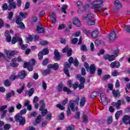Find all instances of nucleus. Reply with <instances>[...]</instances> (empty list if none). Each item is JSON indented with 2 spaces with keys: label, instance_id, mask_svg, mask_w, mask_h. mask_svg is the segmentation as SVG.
<instances>
[{
  "label": "nucleus",
  "instance_id": "obj_64",
  "mask_svg": "<svg viewBox=\"0 0 130 130\" xmlns=\"http://www.w3.org/2000/svg\"><path fill=\"white\" fill-rule=\"evenodd\" d=\"M118 75V72L115 71H113L112 72V76L113 77H117V75Z\"/></svg>",
  "mask_w": 130,
  "mask_h": 130
},
{
  "label": "nucleus",
  "instance_id": "obj_8",
  "mask_svg": "<svg viewBox=\"0 0 130 130\" xmlns=\"http://www.w3.org/2000/svg\"><path fill=\"white\" fill-rule=\"evenodd\" d=\"M41 108H40V111H41L42 116H45L46 113H47V110L45 109V106L44 105V101L41 100L40 101Z\"/></svg>",
  "mask_w": 130,
  "mask_h": 130
},
{
  "label": "nucleus",
  "instance_id": "obj_53",
  "mask_svg": "<svg viewBox=\"0 0 130 130\" xmlns=\"http://www.w3.org/2000/svg\"><path fill=\"white\" fill-rule=\"evenodd\" d=\"M124 29L126 32L130 33V25H125Z\"/></svg>",
  "mask_w": 130,
  "mask_h": 130
},
{
  "label": "nucleus",
  "instance_id": "obj_59",
  "mask_svg": "<svg viewBox=\"0 0 130 130\" xmlns=\"http://www.w3.org/2000/svg\"><path fill=\"white\" fill-rule=\"evenodd\" d=\"M4 128L5 130L10 129V128H11V125L9 124H6L4 125Z\"/></svg>",
  "mask_w": 130,
  "mask_h": 130
},
{
  "label": "nucleus",
  "instance_id": "obj_41",
  "mask_svg": "<svg viewBox=\"0 0 130 130\" xmlns=\"http://www.w3.org/2000/svg\"><path fill=\"white\" fill-rule=\"evenodd\" d=\"M121 113H122V111H118L116 112L115 115L116 119H118V118H119V116Z\"/></svg>",
  "mask_w": 130,
  "mask_h": 130
},
{
  "label": "nucleus",
  "instance_id": "obj_32",
  "mask_svg": "<svg viewBox=\"0 0 130 130\" xmlns=\"http://www.w3.org/2000/svg\"><path fill=\"white\" fill-rule=\"evenodd\" d=\"M112 94L115 98H118V97L120 96V93L118 90L116 91L115 89L112 90Z\"/></svg>",
  "mask_w": 130,
  "mask_h": 130
},
{
  "label": "nucleus",
  "instance_id": "obj_37",
  "mask_svg": "<svg viewBox=\"0 0 130 130\" xmlns=\"http://www.w3.org/2000/svg\"><path fill=\"white\" fill-rule=\"evenodd\" d=\"M41 120V115H38L36 119V121H35L36 124H34V125H36V124H38L40 123Z\"/></svg>",
  "mask_w": 130,
  "mask_h": 130
},
{
  "label": "nucleus",
  "instance_id": "obj_13",
  "mask_svg": "<svg viewBox=\"0 0 130 130\" xmlns=\"http://www.w3.org/2000/svg\"><path fill=\"white\" fill-rule=\"evenodd\" d=\"M63 53H66L67 52V56L70 57L72 55V52H73V50L72 48H69V46L67 45L64 49L62 50Z\"/></svg>",
  "mask_w": 130,
  "mask_h": 130
},
{
  "label": "nucleus",
  "instance_id": "obj_56",
  "mask_svg": "<svg viewBox=\"0 0 130 130\" xmlns=\"http://www.w3.org/2000/svg\"><path fill=\"white\" fill-rule=\"evenodd\" d=\"M30 8V2H26L25 3L24 10H28Z\"/></svg>",
  "mask_w": 130,
  "mask_h": 130
},
{
  "label": "nucleus",
  "instance_id": "obj_4",
  "mask_svg": "<svg viewBox=\"0 0 130 130\" xmlns=\"http://www.w3.org/2000/svg\"><path fill=\"white\" fill-rule=\"evenodd\" d=\"M84 67L87 72L90 73L91 75H94L96 72V67L95 64H91L90 67L89 66V64L87 62H84Z\"/></svg>",
  "mask_w": 130,
  "mask_h": 130
},
{
  "label": "nucleus",
  "instance_id": "obj_21",
  "mask_svg": "<svg viewBox=\"0 0 130 130\" xmlns=\"http://www.w3.org/2000/svg\"><path fill=\"white\" fill-rule=\"evenodd\" d=\"M73 24L75 25L76 27H81V25H82L81 21L79 20V18L77 17H75L73 18Z\"/></svg>",
  "mask_w": 130,
  "mask_h": 130
},
{
  "label": "nucleus",
  "instance_id": "obj_45",
  "mask_svg": "<svg viewBox=\"0 0 130 130\" xmlns=\"http://www.w3.org/2000/svg\"><path fill=\"white\" fill-rule=\"evenodd\" d=\"M97 95H98V92L94 91L91 93L90 97L92 99H94V98L97 97Z\"/></svg>",
  "mask_w": 130,
  "mask_h": 130
},
{
  "label": "nucleus",
  "instance_id": "obj_6",
  "mask_svg": "<svg viewBox=\"0 0 130 130\" xmlns=\"http://www.w3.org/2000/svg\"><path fill=\"white\" fill-rule=\"evenodd\" d=\"M114 6H115V8L114 9V13H118L119 12V10L122 8V4L121 2L118 0H116L114 2Z\"/></svg>",
  "mask_w": 130,
  "mask_h": 130
},
{
  "label": "nucleus",
  "instance_id": "obj_46",
  "mask_svg": "<svg viewBox=\"0 0 130 130\" xmlns=\"http://www.w3.org/2000/svg\"><path fill=\"white\" fill-rule=\"evenodd\" d=\"M10 79L11 81H15V80H16V79H19V77H18V76H16L15 75H12L10 76Z\"/></svg>",
  "mask_w": 130,
  "mask_h": 130
},
{
  "label": "nucleus",
  "instance_id": "obj_23",
  "mask_svg": "<svg viewBox=\"0 0 130 130\" xmlns=\"http://www.w3.org/2000/svg\"><path fill=\"white\" fill-rule=\"evenodd\" d=\"M16 62H17V58H13L10 63V67H12V68H17V67L19 66V63Z\"/></svg>",
  "mask_w": 130,
  "mask_h": 130
},
{
  "label": "nucleus",
  "instance_id": "obj_29",
  "mask_svg": "<svg viewBox=\"0 0 130 130\" xmlns=\"http://www.w3.org/2000/svg\"><path fill=\"white\" fill-rule=\"evenodd\" d=\"M100 97L102 102H103L104 103H107V98H106L105 94L103 93H101L100 95Z\"/></svg>",
  "mask_w": 130,
  "mask_h": 130
},
{
  "label": "nucleus",
  "instance_id": "obj_54",
  "mask_svg": "<svg viewBox=\"0 0 130 130\" xmlns=\"http://www.w3.org/2000/svg\"><path fill=\"white\" fill-rule=\"evenodd\" d=\"M58 117L60 120H63L64 119V113H61Z\"/></svg>",
  "mask_w": 130,
  "mask_h": 130
},
{
  "label": "nucleus",
  "instance_id": "obj_19",
  "mask_svg": "<svg viewBox=\"0 0 130 130\" xmlns=\"http://www.w3.org/2000/svg\"><path fill=\"white\" fill-rule=\"evenodd\" d=\"M45 31L44 28L42 27V25L41 23H39V24L37 26V31L38 33H43Z\"/></svg>",
  "mask_w": 130,
  "mask_h": 130
},
{
  "label": "nucleus",
  "instance_id": "obj_60",
  "mask_svg": "<svg viewBox=\"0 0 130 130\" xmlns=\"http://www.w3.org/2000/svg\"><path fill=\"white\" fill-rule=\"evenodd\" d=\"M57 89L58 92H61V91H62V84L59 83Z\"/></svg>",
  "mask_w": 130,
  "mask_h": 130
},
{
  "label": "nucleus",
  "instance_id": "obj_30",
  "mask_svg": "<svg viewBox=\"0 0 130 130\" xmlns=\"http://www.w3.org/2000/svg\"><path fill=\"white\" fill-rule=\"evenodd\" d=\"M86 103V98L85 97H82L80 101L79 105L80 107H84Z\"/></svg>",
  "mask_w": 130,
  "mask_h": 130
},
{
  "label": "nucleus",
  "instance_id": "obj_27",
  "mask_svg": "<svg viewBox=\"0 0 130 130\" xmlns=\"http://www.w3.org/2000/svg\"><path fill=\"white\" fill-rule=\"evenodd\" d=\"M22 42H23V40H22V39H19V44L20 46H21V49H23V50H24V49L27 48L28 45L27 44L23 45V44H22Z\"/></svg>",
  "mask_w": 130,
  "mask_h": 130
},
{
  "label": "nucleus",
  "instance_id": "obj_11",
  "mask_svg": "<svg viewBox=\"0 0 130 130\" xmlns=\"http://www.w3.org/2000/svg\"><path fill=\"white\" fill-rule=\"evenodd\" d=\"M7 108H8V106L7 105L2 106L0 108V112L2 113V114L1 115V118H4L5 117V116L8 112V110H5Z\"/></svg>",
  "mask_w": 130,
  "mask_h": 130
},
{
  "label": "nucleus",
  "instance_id": "obj_20",
  "mask_svg": "<svg viewBox=\"0 0 130 130\" xmlns=\"http://www.w3.org/2000/svg\"><path fill=\"white\" fill-rule=\"evenodd\" d=\"M54 59L55 60H59L60 59V54H59V52L57 49H55L54 52Z\"/></svg>",
  "mask_w": 130,
  "mask_h": 130
},
{
  "label": "nucleus",
  "instance_id": "obj_62",
  "mask_svg": "<svg viewBox=\"0 0 130 130\" xmlns=\"http://www.w3.org/2000/svg\"><path fill=\"white\" fill-rule=\"evenodd\" d=\"M78 42V38H75L71 40L72 44H76Z\"/></svg>",
  "mask_w": 130,
  "mask_h": 130
},
{
  "label": "nucleus",
  "instance_id": "obj_39",
  "mask_svg": "<svg viewBox=\"0 0 130 130\" xmlns=\"http://www.w3.org/2000/svg\"><path fill=\"white\" fill-rule=\"evenodd\" d=\"M2 10L3 11H7V10L9 11V5H8V4L4 3L2 5Z\"/></svg>",
  "mask_w": 130,
  "mask_h": 130
},
{
  "label": "nucleus",
  "instance_id": "obj_17",
  "mask_svg": "<svg viewBox=\"0 0 130 130\" xmlns=\"http://www.w3.org/2000/svg\"><path fill=\"white\" fill-rule=\"evenodd\" d=\"M58 63H55L54 64H49L48 65V69H53L54 71H57L58 70Z\"/></svg>",
  "mask_w": 130,
  "mask_h": 130
},
{
  "label": "nucleus",
  "instance_id": "obj_12",
  "mask_svg": "<svg viewBox=\"0 0 130 130\" xmlns=\"http://www.w3.org/2000/svg\"><path fill=\"white\" fill-rule=\"evenodd\" d=\"M5 53L6 54L7 56L9 58H12V56H14L17 53L16 51H12L10 52L9 50H5L4 51Z\"/></svg>",
  "mask_w": 130,
  "mask_h": 130
},
{
  "label": "nucleus",
  "instance_id": "obj_10",
  "mask_svg": "<svg viewBox=\"0 0 130 130\" xmlns=\"http://www.w3.org/2000/svg\"><path fill=\"white\" fill-rule=\"evenodd\" d=\"M116 57V56H115L114 55H110L109 54H107L104 56V59L105 60H109V61H113V60L115 59Z\"/></svg>",
  "mask_w": 130,
  "mask_h": 130
},
{
  "label": "nucleus",
  "instance_id": "obj_42",
  "mask_svg": "<svg viewBox=\"0 0 130 130\" xmlns=\"http://www.w3.org/2000/svg\"><path fill=\"white\" fill-rule=\"evenodd\" d=\"M75 125L71 124L67 126L66 130H75Z\"/></svg>",
  "mask_w": 130,
  "mask_h": 130
},
{
  "label": "nucleus",
  "instance_id": "obj_26",
  "mask_svg": "<svg viewBox=\"0 0 130 130\" xmlns=\"http://www.w3.org/2000/svg\"><path fill=\"white\" fill-rule=\"evenodd\" d=\"M5 36L6 37V40L7 42H11V40H12V37H11L10 34H9V30H6Z\"/></svg>",
  "mask_w": 130,
  "mask_h": 130
},
{
  "label": "nucleus",
  "instance_id": "obj_40",
  "mask_svg": "<svg viewBox=\"0 0 130 130\" xmlns=\"http://www.w3.org/2000/svg\"><path fill=\"white\" fill-rule=\"evenodd\" d=\"M77 79H80V84H84L86 81V79L84 77H80V76H77Z\"/></svg>",
  "mask_w": 130,
  "mask_h": 130
},
{
  "label": "nucleus",
  "instance_id": "obj_36",
  "mask_svg": "<svg viewBox=\"0 0 130 130\" xmlns=\"http://www.w3.org/2000/svg\"><path fill=\"white\" fill-rule=\"evenodd\" d=\"M28 13L26 12L25 13H23V12H21L19 13V16L22 18V19H26L27 17H28Z\"/></svg>",
  "mask_w": 130,
  "mask_h": 130
},
{
  "label": "nucleus",
  "instance_id": "obj_38",
  "mask_svg": "<svg viewBox=\"0 0 130 130\" xmlns=\"http://www.w3.org/2000/svg\"><path fill=\"white\" fill-rule=\"evenodd\" d=\"M4 85L5 87H10L12 85V82L9 81V80L7 79L4 81Z\"/></svg>",
  "mask_w": 130,
  "mask_h": 130
},
{
  "label": "nucleus",
  "instance_id": "obj_63",
  "mask_svg": "<svg viewBox=\"0 0 130 130\" xmlns=\"http://www.w3.org/2000/svg\"><path fill=\"white\" fill-rule=\"evenodd\" d=\"M101 42H100V40H96L95 41V45L96 46V47H99L100 46Z\"/></svg>",
  "mask_w": 130,
  "mask_h": 130
},
{
  "label": "nucleus",
  "instance_id": "obj_25",
  "mask_svg": "<svg viewBox=\"0 0 130 130\" xmlns=\"http://www.w3.org/2000/svg\"><path fill=\"white\" fill-rule=\"evenodd\" d=\"M50 20L52 21V22L53 24H55L56 23V15L54 13H52L50 16Z\"/></svg>",
  "mask_w": 130,
  "mask_h": 130
},
{
  "label": "nucleus",
  "instance_id": "obj_43",
  "mask_svg": "<svg viewBox=\"0 0 130 130\" xmlns=\"http://www.w3.org/2000/svg\"><path fill=\"white\" fill-rule=\"evenodd\" d=\"M28 92V95L29 97H31L33 95V93H34V88H30Z\"/></svg>",
  "mask_w": 130,
  "mask_h": 130
},
{
  "label": "nucleus",
  "instance_id": "obj_55",
  "mask_svg": "<svg viewBox=\"0 0 130 130\" xmlns=\"http://www.w3.org/2000/svg\"><path fill=\"white\" fill-rule=\"evenodd\" d=\"M80 49L82 51H87V47L85 45H82L80 47Z\"/></svg>",
  "mask_w": 130,
  "mask_h": 130
},
{
  "label": "nucleus",
  "instance_id": "obj_47",
  "mask_svg": "<svg viewBox=\"0 0 130 130\" xmlns=\"http://www.w3.org/2000/svg\"><path fill=\"white\" fill-rule=\"evenodd\" d=\"M41 52H42L44 55H46V54H48L49 51L48 50V49L45 48L42 51H41Z\"/></svg>",
  "mask_w": 130,
  "mask_h": 130
},
{
  "label": "nucleus",
  "instance_id": "obj_18",
  "mask_svg": "<svg viewBox=\"0 0 130 130\" xmlns=\"http://www.w3.org/2000/svg\"><path fill=\"white\" fill-rule=\"evenodd\" d=\"M78 83L77 82L73 84V81L72 80H69L68 83V85L69 86V87H73L74 90H76V89L78 88Z\"/></svg>",
  "mask_w": 130,
  "mask_h": 130
},
{
  "label": "nucleus",
  "instance_id": "obj_1",
  "mask_svg": "<svg viewBox=\"0 0 130 130\" xmlns=\"http://www.w3.org/2000/svg\"><path fill=\"white\" fill-rule=\"evenodd\" d=\"M104 1L103 0H95L91 4L92 9L96 11V12H101V11H105L103 9L104 4H103Z\"/></svg>",
  "mask_w": 130,
  "mask_h": 130
},
{
  "label": "nucleus",
  "instance_id": "obj_7",
  "mask_svg": "<svg viewBox=\"0 0 130 130\" xmlns=\"http://www.w3.org/2000/svg\"><path fill=\"white\" fill-rule=\"evenodd\" d=\"M22 20H23V18H22L20 16H18L16 17V23L18 25V28L24 29H25V25L22 22Z\"/></svg>",
  "mask_w": 130,
  "mask_h": 130
},
{
  "label": "nucleus",
  "instance_id": "obj_58",
  "mask_svg": "<svg viewBox=\"0 0 130 130\" xmlns=\"http://www.w3.org/2000/svg\"><path fill=\"white\" fill-rule=\"evenodd\" d=\"M73 63L75 67H78V66H79V60H78V59L75 58Z\"/></svg>",
  "mask_w": 130,
  "mask_h": 130
},
{
  "label": "nucleus",
  "instance_id": "obj_2",
  "mask_svg": "<svg viewBox=\"0 0 130 130\" xmlns=\"http://www.w3.org/2000/svg\"><path fill=\"white\" fill-rule=\"evenodd\" d=\"M94 17H95V16L93 14L89 13L86 16L83 17V20L86 22L88 26H93L95 25V21L92 19H94Z\"/></svg>",
  "mask_w": 130,
  "mask_h": 130
},
{
  "label": "nucleus",
  "instance_id": "obj_3",
  "mask_svg": "<svg viewBox=\"0 0 130 130\" xmlns=\"http://www.w3.org/2000/svg\"><path fill=\"white\" fill-rule=\"evenodd\" d=\"M79 101H80V97L77 96L76 99L75 100H70L69 101V107L71 110L75 112V111H78V107H75V105H79Z\"/></svg>",
  "mask_w": 130,
  "mask_h": 130
},
{
  "label": "nucleus",
  "instance_id": "obj_5",
  "mask_svg": "<svg viewBox=\"0 0 130 130\" xmlns=\"http://www.w3.org/2000/svg\"><path fill=\"white\" fill-rule=\"evenodd\" d=\"M15 121L19 123V125H24L26 123V119L22 115H16L15 116Z\"/></svg>",
  "mask_w": 130,
  "mask_h": 130
},
{
  "label": "nucleus",
  "instance_id": "obj_16",
  "mask_svg": "<svg viewBox=\"0 0 130 130\" xmlns=\"http://www.w3.org/2000/svg\"><path fill=\"white\" fill-rule=\"evenodd\" d=\"M23 68L24 69L27 68L29 72H32V71H33V66L31 65V63L30 62H24Z\"/></svg>",
  "mask_w": 130,
  "mask_h": 130
},
{
  "label": "nucleus",
  "instance_id": "obj_34",
  "mask_svg": "<svg viewBox=\"0 0 130 130\" xmlns=\"http://www.w3.org/2000/svg\"><path fill=\"white\" fill-rule=\"evenodd\" d=\"M51 73V70L50 68H48V69L45 70L42 73L43 76H47V75H49Z\"/></svg>",
  "mask_w": 130,
  "mask_h": 130
},
{
  "label": "nucleus",
  "instance_id": "obj_57",
  "mask_svg": "<svg viewBox=\"0 0 130 130\" xmlns=\"http://www.w3.org/2000/svg\"><path fill=\"white\" fill-rule=\"evenodd\" d=\"M63 72L68 77H70V73H69V69L68 68H64Z\"/></svg>",
  "mask_w": 130,
  "mask_h": 130
},
{
  "label": "nucleus",
  "instance_id": "obj_50",
  "mask_svg": "<svg viewBox=\"0 0 130 130\" xmlns=\"http://www.w3.org/2000/svg\"><path fill=\"white\" fill-rule=\"evenodd\" d=\"M25 88V86L24 85H22L21 88L18 89L17 90V93H19V94H21L22 92L24 91V89Z\"/></svg>",
  "mask_w": 130,
  "mask_h": 130
},
{
  "label": "nucleus",
  "instance_id": "obj_15",
  "mask_svg": "<svg viewBox=\"0 0 130 130\" xmlns=\"http://www.w3.org/2000/svg\"><path fill=\"white\" fill-rule=\"evenodd\" d=\"M116 38H117L116 33H115V31H114V30H113L110 33L109 35V40H110V41H114V40H115Z\"/></svg>",
  "mask_w": 130,
  "mask_h": 130
},
{
  "label": "nucleus",
  "instance_id": "obj_44",
  "mask_svg": "<svg viewBox=\"0 0 130 130\" xmlns=\"http://www.w3.org/2000/svg\"><path fill=\"white\" fill-rule=\"evenodd\" d=\"M63 92H67V94H71L72 93V91L69 88H68L67 87H64L63 88Z\"/></svg>",
  "mask_w": 130,
  "mask_h": 130
},
{
  "label": "nucleus",
  "instance_id": "obj_33",
  "mask_svg": "<svg viewBox=\"0 0 130 130\" xmlns=\"http://www.w3.org/2000/svg\"><path fill=\"white\" fill-rule=\"evenodd\" d=\"M14 95H15V91L13 90H12L11 92L8 93L6 95L7 100H9L12 97V95L14 96Z\"/></svg>",
  "mask_w": 130,
  "mask_h": 130
},
{
  "label": "nucleus",
  "instance_id": "obj_35",
  "mask_svg": "<svg viewBox=\"0 0 130 130\" xmlns=\"http://www.w3.org/2000/svg\"><path fill=\"white\" fill-rule=\"evenodd\" d=\"M112 105L116 107V109H119V107H120V105H121L119 103V101H118L117 102H113Z\"/></svg>",
  "mask_w": 130,
  "mask_h": 130
},
{
  "label": "nucleus",
  "instance_id": "obj_49",
  "mask_svg": "<svg viewBox=\"0 0 130 130\" xmlns=\"http://www.w3.org/2000/svg\"><path fill=\"white\" fill-rule=\"evenodd\" d=\"M67 9H68V6L63 5L61 8V12L64 13V14H66L67 13V11H66Z\"/></svg>",
  "mask_w": 130,
  "mask_h": 130
},
{
  "label": "nucleus",
  "instance_id": "obj_14",
  "mask_svg": "<svg viewBox=\"0 0 130 130\" xmlns=\"http://www.w3.org/2000/svg\"><path fill=\"white\" fill-rule=\"evenodd\" d=\"M120 67V63L117 61L112 62L110 64V68L111 69H119Z\"/></svg>",
  "mask_w": 130,
  "mask_h": 130
},
{
  "label": "nucleus",
  "instance_id": "obj_9",
  "mask_svg": "<svg viewBox=\"0 0 130 130\" xmlns=\"http://www.w3.org/2000/svg\"><path fill=\"white\" fill-rule=\"evenodd\" d=\"M8 3L9 4V11H12V9H16L17 4L16 3L14 2V0H8Z\"/></svg>",
  "mask_w": 130,
  "mask_h": 130
},
{
  "label": "nucleus",
  "instance_id": "obj_24",
  "mask_svg": "<svg viewBox=\"0 0 130 130\" xmlns=\"http://www.w3.org/2000/svg\"><path fill=\"white\" fill-rule=\"evenodd\" d=\"M26 76H27L26 72L25 70H23L18 74V79H24V78L26 77Z\"/></svg>",
  "mask_w": 130,
  "mask_h": 130
},
{
  "label": "nucleus",
  "instance_id": "obj_48",
  "mask_svg": "<svg viewBox=\"0 0 130 130\" xmlns=\"http://www.w3.org/2000/svg\"><path fill=\"white\" fill-rule=\"evenodd\" d=\"M64 68V69H69L71 66H72V64L68 62H66L63 64Z\"/></svg>",
  "mask_w": 130,
  "mask_h": 130
},
{
  "label": "nucleus",
  "instance_id": "obj_31",
  "mask_svg": "<svg viewBox=\"0 0 130 130\" xmlns=\"http://www.w3.org/2000/svg\"><path fill=\"white\" fill-rule=\"evenodd\" d=\"M19 39H22V38L20 37H13L11 41L12 44H15L18 41L19 42Z\"/></svg>",
  "mask_w": 130,
  "mask_h": 130
},
{
  "label": "nucleus",
  "instance_id": "obj_28",
  "mask_svg": "<svg viewBox=\"0 0 130 130\" xmlns=\"http://www.w3.org/2000/svg\"><path fill=\"white\" fill-rule=\"evenodd\" d=\"M99 35V31H98V30H95L91 33V36L92 38H94V39L97 38Z\"/></svg>",
  "mask_w": 130,
  "mask_h": 130
},
{
  "label": "nucleus",
  "instance_id": "obj_51",
  "mask_svg": "<svg viewBox=\"0 0 130 130\" xmlns=\"http://www.w3.org/2000/svg\"><path fill=\"white\" fill-rule=\"evenodd\" d=\"M43 55H44L43 54V53H42V52H39V53H38V58L40 60H41V59L43 58Z\"/></svg>",
  "mask_w": 130,
  "mask_h": 130
},
{
  "label": "nucleus",
  "instance_id": "obj_61",
  "mask_svg": "<svg viewBox=\"0 0 130 130\" xmlns=\"http://www.w3.org/2000/svg\"><path fill=\"white\" fill-rule=\"evenodd\" d=\"M40 44L43 46L47 45L48 44V42H47V41H42L40 42Z\"/></svg>",
  "mask_w": 130,
  "mask_h": 130
},
{
  "label": "nucleus",
  "instance_id": "obj_52",
  "mask_svg": "<svg viewBox=\"0 0 130 130\" xmlns=\"http://www.w3.org/2000/svg\"><path fill=\"white\" fill-rule=\"evenodd\" d=\"M13 16H14V12L11 11L8 14V18L9 20H12L13 18Z\"/></svg>",
  "mask_w": 130,
  "mask_h": 130
},
{
  "label": "nucleus",
  "instance_id": "obj_22",
  "mask_svg": "<svg viewBox=\"0 0 130 130\" xmlns=\"http://www.w3.org/2000/svg\"><path fill=\"white\" fill-rule=\"evenodd\" d=\"M82 122H83V123H84L85 124H87V123L89 122L88 116L86 115L85 113H83V114L82 116Z\"/></svg>",
  "mask_w": 130,
  "mask_h": 130
}]
</instances>
